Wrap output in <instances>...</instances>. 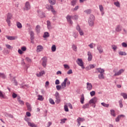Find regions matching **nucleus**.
Instances as JSON below:
<instances>
[{
	"instance_id": "obj_1",
	"label": "nucleus",
	"mask_w": 127,
	"mask_h": 127,
	"mask_svg": "<svg viewBox=\"0 0 127 127\" xmlns=\"http://www.w3.org/2000/svg\"><path fill=\"white\" fill-rule=\"evenodd\" d=\"M70 84H71V82L70 81L68 80V78H65L64 82H63L61 85L62 89H65L66 88V86H70Z\"/></svg>"
},
{
	"instance_id": "obj_2",
	"label": "nucleus",
	"mask_w": 127,
	"mask_h": 127,
	"mask_svg": "<svg viewBox=\"0 0 127 127\" xmlns=\"http://www.w3.org/2000/svg\"><path fill=\"white\" fill-rule=\"evenodd\" d=\"M12 18V14L10 13H8L7 15V19L6 21L8 24V26H11V22L10 21V19Z\"/></svg>"
},
{
	"instance_id": "obj_3",
	"label": "nucleus",
	"mask_w": 127,
	"mask_h": 127,
	"mask_svg": "<svg viewBox=\"0 0 127 127\" xmlns=\"http://www.w3.org/2000/svg\"><path fill=\"white\" fill-rule=\"evenodd\" d=\"M95 20V16L93 15H90L88 19V24L90 26H94V21Z\"/></svg>"
},
{
	"instance_id": "obj_4",
	"label": "nucleus",
	"mask_w": 127,
	"mask_h": 127,
	"mask_svg": "<svg viewBox=\"0 0 127 127\" xmlns=\"http://www.w3.org/2000/svg\"><path fill=\"white\" fill-rule=\"evenodd\" d=\"M76 63L78 65V66H80V67H81L82 69H85V66L84 65V62H83V60L81 59H77V60L76 61Z\"/></svg>"
},
{
	"instance_id": "obj_5",
	"label": "nucleus",
	"mask_w": 127,
	"mask_h": 127,
	"mask_svg": "<svg viewBox=\"0 0 127 127\" xmlns=\"http://www.w3.org/2000/svg\"><path fill=\"white\" fill-rule=\"evenodd\" d=\"M55 96L56 97V104H59L61 102V99H60V95L59 94V93L58 92H56Z\"/></svg>"
},
{
	"instance_id": "obj_6",
	"label": "nucleus",
	"mask_w": 127,
	"mask_h": 127,
	"mask_svg": "<svg viewBox=\"0 0 127 127\" xmlns=\"http://www.w3.org/2000/svg\"><path fill=\"white\" fill-rule=\"evenodd\" d=\"M46 7L47 9H48V10H51L52 12H53L54 14L56 13V11L54 10V8H53V6L51 5H46Z\"/></svg>"
},
{
	"instance_id": "obj_7",
	"label": "nucleus",
	"mask_w": 127,
	"mask_h": 127,
	"mask_svg": "<svg viewBox=\"0 0 127 127\" xmlns=\"http://www.w3.org/2000/svg\"><path fill=\"white\" fill-rule=\"evenodd\" d=\"M27 48L25 46H23L22 47H21V50L19 49L18 50V53H19V54H20V55L23 54V52L24 51H25L26 50Z\"/></svg>"
},
{
	"instance_id": "obj_8",
	"label": "nucleus",
	"mask_w": 127,
	"mask_h": 127,
	"mask_svg": "<svg viewBox=\"0 0 127 127\" xmlns=\"http://www.w3.org/2000/svg\"><path fill=\"white\" fill-rule=\"evenodd\" d=\"M76 30H77V31H78L81 36H83V35H84V32H83V30L81 29V28H80V26L78 25L76 26Z\"/></svg>"
},
{
	"instance_id": "obj_9",
	"label": "nucleus",
	"mask_w": 127,
	"mask_h": 127,
	"mask_svg": "<svg viewBox=\"0 0 127 127\" xmlns=\"http://www.w3.org/2000/svg\"><path fill=\"white\" fill-rule=\"evenodd\" d=\"M97 102H98V98L97 97H93L89 101V104H93V105H95Z\"/></svg>"
},
{
	"instance_id": "obj_10",
	"label": "nucleus",
	"mask_w": 127,
	"mask_h": 127,
	"mask_svg": "<svg viewBox=\"0 0 127 127\" xmlns=\"http://www.w3.org/2000/svg\"><path fill=\"white\" fill-rule=\"evenodd\" d=\"M72 19H73V16L72 15H68L66 16L67 21L70 23V24H73V22L71 20Z\"/></svg>"
},
{
	"instance_id": "obj_11",
	"label": "nucleus",
	"mask_w": 127,
	"mask_h": 127,
	"mask_svg": "<svg viewBox=\"0 0 127 127\" xmlns=\"http://www.w3.org/2000/svg\"><path fill=\"white\" fill-rule=\"evenodd\" d=\"M122 29H123V26H122V25H118L116 26L115 28V31L116 32H121Z\"/></svg>"
},
{
	"instance_id": "obj_12",
	"label": "nucleus",
	"mask_w": 127,
	"mask_h": 127,
	"mask_svg": "<svg viewBox=\"0 0 127 127\" xmlns=\"http://www.w3.org/2000/svg\"><path fill=\"white\" fill-rule=\"evenodd\" d=\"M86 89L88 91H91V90L93 89V85H92V83L87 82L86 83Z\"/></svg>"
},
{
	"instance_id": "obj_13",
	"label": "nucleus",
	"mask_w": 127,
	"mask_h": 127,
	"mask_svg": "<svg viewBox=\"0 0 127 127\" xmlns=\"http://www.w3.org/2000/svg\"><path fill=\"white\" fill-rule=\"evenodd\" d=\"M84 121H85V119L78 118L77 119V123H78V127H80V126H81V123H82V122H84Z\"/></svg>"
},
{
	"instance_id": "obj_14",
	"label": "nucleus",
	"mask_w": 127,
	"mask_h": 127,
	"mask_svg": "<svg viewBox=\"0 0 127 127\" xmlns=\"http://www.w3.org/2000/svg\"><path fill=\"white\" fill-rule=\"evenodd\" d=\"M31 6H30V4L29 3V2L27 1L25 3V8L24 10H29V9H30Z\"/></svg>"
},
{
	"instance_id": "obj_15",
	"label": "nucleus",
	"mask_w": 127,
	"mask_h": 127,
	"mask_svg": "<svg viewBox=\"0 0 127 127\" xmlns=\"http://www.w3.org/2000/svg\"><path fill=\"white\" fill-rule=\"evenodd\" d=\"M87 56H88V61H92V59H93V55H92V53L90 52H87Z\"/></svg>"
},
{
	"instance_id": "obj_16",
	"label": "nucleus",
	"mask_w": 127,
	"mask_h": 127,
	"mask_svg": "<svg viewBox=\"0 0 127 127\" xmlns=\"http://www.w3.org/2000/svg\"><path fill=\"white\" fill-rule=\"evenodd\" d=\"M124 71H125L124 69H121L119 70V71L115 72L114 76H120V75H121L122 74V73H124Z\"/></svg>"
},
{
	"instance_id": "obj_17",
	"label": "nucleus",
	"mask_w": 127,
	"mask_h": 127,
	"mask_svg": "<svg viewBox=\"0 0 127 127\" xmlns=\"http://www.w3.org/2000/svg\"><path fill=\"white\" fill-rule=\"evenodd\" d=\"M0 98L1 99H6V96H5V93L2 92L0 90Z\"/></svg>"
},
{
	"instance_id": "obj_18",
	"label": "nucleus",
	"mask_w": 127,
	"mask_h": 127,
	"mask_svg": "<svg viewBox=\"0 0 127 127\" xmlns=\"http://www.w3.org/2000/svg\"><path fill=\"white\" fill-rule=\"evenodd\" d=\"M46 63H47V58H43V62H42V66L45 67H46Z\"/></svg>"
},
{
	"instance_id": "obj_19",
	"label": "nucleus",
	"mask_w": 127,
	"mask_h": 127,
	"mask_svg": "<svg viewBox=\"0 0 127 127\" xmlns=\"http://www.w3.org/2000/svg\"><path fill=\"white\" fill-rule=\"evenodd\" d=\"M43 50V47L41 45H38L37 47V52H41Z\"/></svg>"
},
{
	"instance_id": "obj_20",
	"label": "nucleus",
	"mask_w": 127,
	"mask_h": 127,
	"mask_svg": "<svg viewBox=\"0 0 127 127\" xmlns=\"http://www.w3.org/2000/svg\"><path fill=\"white\" fill-rule=\"evenodd\" d=\"M6 38L8 40H15V39H16L17 38V37L14 36H6Z\"/></svg>"
},
{
	"instance_id": "obj_21",
	"label": "nucleus",
	"mask_w": 127,
	"mask_h": 127,
	"mask_svg": "<svg viewBox=\"0 0 127 127\" xmlns=\"http://www.w3.org/2000/svg\"><path fill=\"white\" fill-rule=\"evenodd\" d=\"M45 74V71L44 70H42L40 71L39 73H36L37 77H41L42 76H43Z\"/></svg>"
},
{
	"instance_id": "obj_22",
	"label": "nucleus",
	"mask_w": 127,
	"mask_h": 127,
	"mask_svg": "<svg viewBox=\"0 0 127 127\" xmlns=\"http://www.w3.org/2000/svg\"><path fill=\"white\" fill-rule=\"evenodd\" d=\"M40 29H41V27L40 25H38L36 26L35 31H36V32H37V33H39V32H40Z\"/></svg>"
},
{
	"instance_id": "obj_23",
	"label": "nucleus",
	"mask_w": 127,
	"mask_h": 127,
	"mask_svg": "<svg viewBox=\"0 0 127 127\" xmlns=\"http://www.w3.org/2000/svg\"><path fill=\"white\" fill-rule=\"evenodd\" d=\"M26 105L28 111H29V112H31V106L30 105V104L28 102H26Z\"/></svg>"
},
{
	"instance_id": "obj_24",
	"label": "nucleus",
	"mask_w": 127,
	"mask_h": 127,
	"mask_svg": "<svg viewBox=\"0 0 127 127\" xmlns=\"http://www.w3.org/2000/svg\"><path fill=\"white\" fill-rule=\"evenodd\" d=\"M97 50H98L99 53L100 54H102L103 52V48L101 46L97 47Z\"/></svg>"
},
{
	"instance_id": "obj_25",
	"label": "nucleus",
	"mask_w": 127,
	"mask_h": 127,
	"mask_svg": "<svg viewBox=\"0 0 127 127\" xmlns=\"http://www.w3.org/2000/svg\"><path fill=\"white\" fill-rule=\"evenodd\" d=\"M17 101L19 102V104L21 105V106H23L24 105V102H23V101L20 100V97H17Z\"/></svg>"
},
{
	"instance_id": "obj_26",
	"label": "nucleus",
	"mask_w": 127,
	"mask_h": 127,
	"mask_svg": "<svg viewBox=\"0 0 127 127\" xmlns=\"http://www.w3.org/2000/svg\"><path fill=\"white\" fill-rule=\"evenodd\" d=\"M30 35L31 36V40H33L34 39V33L32 31H30Z\"/></svg>"
},
{
	"instance_id": "obj_27",
	"label": "nucleus",
	"mask_w": 127,
	"mask_h": 127,
	"mask_svg": "<svg viewBox=\"0 0 127 127\" xmlns=\"http://www.w3.org/2000/svg\"><path fill=\"white\" fill-rule=\"evenodd\" d=\"M84 101H85V98L84 97V94L81 95L80 97L81 104H84Z\"/></svg>"
},
{
	"instance_id": "obj_28",
	"label": "nucleus",
	"mask_w": 127,
	"mask_h": 127,
	"mask_svg": "<svg viewBox=\"0 0 127 127\" xmlns=\"http://www.w3.org/2000/svg\"><path fill=\"white\" fill-rule=\"evenodd\" d=\"M76 3H77V0H72L70 1V4L73 6H74V5H76Z\"/></svg>"
},
{
	"instance_id": "obj_29",
	"label": "nucleus",
	"mask_w": 127,
	"mask_h": 127,
	"mask_svg": "<svg viewBox=\"0 0 127 127\" xmlns=\"http://www.w3.org/2000/svg\"><path fill=\"white\" fill-rule=\"evenodd\" d=\"M97 70L98 71L99 73H100V74H103V73L105 72V70L101 68H97Z\"/></svg>"
},
{
	"instance_id": "obj_30",
	"label": "nucleus",
	"mask_w": 127,
	"mask_h": 127,
	"mask_svg": "<svg viewBox=\"0 0 127 127\" xmlns=\"http://www.w3.org/2000/svg\"><path fill=\"white\" fill-rule=\"evenodd\" d=\"M28 125L31 127H37V126L34 124V123H31L30 122L28 123Z\"/></svg>"
},
{
	"instance_id": "obj_31",
	"label": "nucleus",
	"mask_w": 127,
	"mask_h": 127,
	"mask_svg": "<svg viewBox=\"0 0 127 127\" xmlns=\"http://www.w3.org/2000/svg\"><path fill=\"white\" fill-rule=\"evenodd\" d=\"M37 100L38 101H43L44 100V98H43V96H42V95H39L38 96Z\"/></svg>"
},
{
	"instance_id": "obj_32",
	"label": "nucleus",
	"mask_w": 127,
	"mask_h": 127,
	"mask_svg": "<svg viewBox=\"0 0 127 127\" xmlns=\"http://www.w3.org/2000/svg\"><path fill=\"white\" fill-rule=\"evenodd\" d=\"M94 67H95L94 66V65L90 64L88 66V68H89V69H88V67H86L85 69H86V71H88V70H91V69H93V68H94Z\"/></svg>"
},
{
	"instance_id": "obj_33",
	"label": "nucleus",
	"mask_w": 127,
	"mask_h": 127,
	"mask_svg": "<svg viewBox=\"0 0 127 127\" xmlns=\"http://www.w3.org/2000/svg\"><path fill=\"white\" fill-rule=\"evenodd\" d=\"M50 35H49V33L46 32L44 33V35H43V38H46V37H49Z\"/></svg>"
},
{
	"instance_id": "obj_34",
	"label": "nucleus",
	"mask_w": 127,
	"mask_h": 127,
	"mask_svg": "<svg viewBox=\"0 0 127 127\" xmlns=\"http://www.w3.org/2000/svg\"><path fill=\"white\" fill-rule=\"evenodd\" d=\"M16 25L18 28H22V25L19 22H16Z\"/></svg>"
},
{
	"instance_id": "obj_35",
	"label": "nucleus",
	"mask_w": 127,
	"mask_h": 127,
	"mask_svg": "<svg viewBox=\"0 0 127 127\" xmlns=\"http://www.w3.org/2000/svg\"><path fill=\"white\" fill-rule=\"evenodd\" d=\"M47 26L48 29H51V23L50 21H47Z\"/></svg>"
},
{
	"instance_id": "obj_36",
	"label": "nucleus",
	"mask_w": 127,
	"mask_h": 127,
	"mask_svg": "<svg viewBox=\"0 0 127 127\" xmlns=\"http://www.w3.org/2000/svg\"><path fill=\"white\" fill-rule=\"evenodd\" d=\"M119 55H121V56H126V55H127V53H126V52L120 51L119 52Z\"/></svg>"
},
{
	"instance_id": "obj_37",
	"label": "nucleus",
	"mask_w": 127,
	"mask_h": 127,
	"mask_svg": "<svg viewBox=\"0 0 127 127\" xmlns=\"http://www.w3.org/2000/svg\"><path fill=\"white\" fill-rule=\"evenodd\" d=\"M51 50L52 52H55V51H56V46H55V45L52 46Z\"/></svg>"
},
{
	"instance_id": "obj_38",
	"label": "nucleus",
	"mask_w": 127,
	"mask_h": 127,
	"mask_svg": "<svg viewBox=\"0 0 127 127\" xmlns=\"http://www.w3.org/2000/svg\"><path fill=\"white\" fill-rule=\"evenodd\" d=\"M101 105L103 106V107H105V108H109V107H110L109 104H106L104 102L101 103Z\"/></svg>"
},
{
	"instance_id": "obj_39",
	"label": "nucleus",
	"mask_w": 127,
	"mask_h": 127,
	"mask_svg": "<svg viewBox=\"0 0 127 127\" xmlns=\"http://www.w3.org/2000/svg\"><path fill=\"white\" fill-rule=\"evenodd\" d=\"M89 104L87 103V104H84V105H83L82 109H88V108H89Z\"/></svg>"
},
{
	"instance_id": "obj_40",
	"label": "nucleus",
	"mask_w": 127,
	"mask_h": 127,
	"mask_svg": "<svg viewBox=\"0 0 127 127\" xmlns=\"http://www.w3.org/2000/svg\"><path fill=\"white\" fill-rule=\"evenodd\" d=\"M98 77L99 78V79H105V76H104V74L103 73H100L99 75H98Z\"/></svg>"
},
{
	"instance_id": "obj_41",
	"label": "nucleus",
	"mask_w": 127,
	"mask_h": 127,
	"mask_svg": "<svg viewBox=\"0 0 127 127\" xmlns=\"http://www.w3.org/2000/svg\"><path fill=\"white\" fill-rule=\"evenodd\" d=\"M99 9L101 12H103L104 11V7L102 5H99Z\"/></svg>"
},
{
	"instance_id": "obj_42",
	"label": "nucleus",
	"mask_w": 127,
	"mask_h": 127,
	"mask_svg": "<svg viewBox=\"0 0 127 127\" xmlns=\"http://www.w3.org/2000/svg\"><path fill=\"white\" fill-rule=\"evenodd\" d=\"M49 2L51 4H55L56 3V0H49Z\"/></svg>"
},
{
	"instance_id": "obj_43",
	"label": "nucleus",
	"mask_w": 127,
	"mask_h": 127,
	"mask_svg": "<svg viewBox=\"0 0 127 127\" xmlns=\"http://www.w3.org/2000/svg\"><path fill=\"white\" fill-rule=\"evenodd\" d=\"M0 77H2V79H5L6 76L3 73L0 72Z\"/></svg>"
},
{
	"instance_id": "obj_44",
	"label": "nucleus",
	"mask_w": 127,
	"mask_h": 127,
	"mask_svg": "<svg viewBox=\"0 0 127 127\" xmlns=\"http://www.w3.org/2000/svg\"><path fill=\"white\" fill-rule=\"evenodd\" d=\"M121 95L122 96H123V98H124L125 99H127V93H122L121 94Z\"/></svg>"
},
{
	"instance_id": "obj_45",
	"label": "nucleus",
	"mask_w": 127,
	"mask_h": 127,
	"mask_svg": "<svg viewBox=\"0 0 127 127\" xmlns=\"http://www.w3.org/2000/svg\"><path fill=\"white\" fill-rule=\"evenodd\" d=\"M5 117H8L9 118H11V119H13V115L9 114H6L5 115Z\"/></svg>"
},
{
	"instance_id": "obj_46",
	"label": "nucleus",
	"mask_w": 127,
	"mask_h": 127,
	"mask_svg": "<svg viewBox=\"0 0 127 127\" xmlns=\"http://www.w3.org/2000/svg\"><path fill=\"white\" fill-rule=\"evenodd\" d=\"M111 112V116H113L114 117H116V114H115V110H111L110 111Z\"/></svg>"
},
{
	"instance_id": "obj_47",
	"label": "nucleus",
	"mask_w": 127,
	"mask_h": 127,
	"mask_svg": "<svg viewBox=\"0 0 127 127\" xmlns=\"http://www.w3.org/2000/svg\"><path fill=\"white\" fill-rule=\"evenodd\" d=\"M66 121H67V119H62L61 120L60 124H61L62 125L63 124H65V122H66Z\"/></svg>"
},
{
	"instance_id": "obj_48",
	"label": "nucleus",
	"mask_w": 127,
	"mask_h": 127,
	"mask_svg": "<svg viewBox=\"0 0 127 127\" xmlns=\"http://www.w3.org/2000/svg\"><path fill=\"white\" fill-rule=\"evenodd\" d=\"M112 49H113L114 51H116V50H117V49H118V47H117V46L115 45H113L112 46Z\"/></svg>"
},
{
	"instance_id": "obj_49",
	"label": "nucleus",
	"mask_w": 127,
	"mask_h": 127,
	"mask_svg": "<svg viewBox=\"0 0 127 127\" xmlns=\"http://www.w3.org/2000/svg\"><path fill=\"white\" fill-rule=\"evenodd\" d=\"M49 102L52 105H54L55 104V102H54V101L53 100V99H52V98H50L49 99Z\"/></svg>"
},
{
	"instance_id": "obj_50",
	"label": "nucleus",
	"mask_w": 127,
	"mask_h": 127,
	"mask_svg": "<svg viewBox=\"0 0 127 127\" xmlns=\"http://www.w3.org/2000/svg\"><path fill=\"white\" fill-rule=\"evenodd\" d=\"M114 4L115 5H116V6H117V7H120V2L119 1L115 2Z\"/></svg>"
},
{
	"instance_id": "obj_51",
	"label": "nucleus",
	"mask_w": 127,
	"mask_h": 127,
	"mask_svg": "<svg viewBox=\"0 0 127 127\" xmlns=\"http://www.w3.org/2000/svg\"><path fill=\"white\" fill-rule=\"evenodd\" d=\"M5 47H6V48H7L8 49H12V47H11V46L8 45V44H6L5 45Z\"/></svg>"
},
{
	"instance_id": "obj_52",
	"label": "nucleus",
	"mask_w": 127,
	"mask_h": 127,
	"mask_svg": "<svg viewBox=\"0 0 127 127\" xmlns=\"http://www.w3.org/2000/svg\"><path fill=\"white\" fill-rule=\"evenodd\" d=\"M72 48L73 49V50H74V51H77V46H76V45H73L72 46Z\"/></svg>"
},
{
	"instance_id": "obj_53",
	"label": "nucleus",
	"mask_w": 127,
	"mask_h": 127,
	"mask_svg": "<svg viewBox=\"0 0 127 127\" xmlns=\"http://www.w3.org/2000/svg\"><path fill=\"white\" fill-rule=\"evenodd\" d=\"M12 97L13 99H15V98L17 97V94H15L14 92H13L12 94Z\"/></svg>"
},
{
	"instance_id": "obj_54",
	"label": "nucleus",
	"mask_w": 127,
	"mask_h": 127,
	"mask_svg": "<svg viewBox=\"0 0 127 127\" xmlns=\"http://www.w3.org/2000/svg\"><path fill=\"white\" fill-rule=\"evenodd\" d=\"M119 103L120 108H123V101H122V100L119 101Z\"/></svg>"
},
{
	"instance_id": "obj_55",
	"label": "nucleus",
	"mask_w": 127,
	"mask_h": 127,
	"mask_svg": "<svg viewBox=\"0 0 127 127\" xmlns=\"http://www.w3.org/2000/svg\"><path fill=\"white\" fill-rule=\"evenodd\" d=\"M84 12H85V13H86L87 14H90V13H91V11L90 9L88 10H86L84 11Z\"/></svg>"
},
{
	"instance_id": "obj_56",
	"label": "nucleus",
	"mask_w": 127,
	"mask_h": 127,
	"mask_svg": "<svg viewBox=\"0 0 127 127\" xmlns=\"http://www.w3.org/2000/svg\"><path fill=\"white\" fill-rule=\"evenodd\" d=\"M64 109L65 112H69V109H68V106H67V105L64 106Z\"/></svg>"
},
{
	"instance_id": "obj_57",
	"label": "nucleus",
	"mask_w": 127,
	"mask_h": 127,
	"mask_svg": "<svg viewBox=\"0 0 127 127\" xmlns=\"http://www.w3.org/2000/svg\"><path fill=\"white\" fill-rule=\"evenodd\" d=\"M90 96H91V97H93V96H95L96 92L94 91H92L90 92Z\"/></svg>"
},
{
	"instance_id": "obj_58",
	"label": "nucleus",
	"mask_w": 127,
	"mask_h": 127,
	"mask_svg": "<svg viewBox=\"0 0 127 127\" xmlns=\"http://www.w3.org/2000/svg\"><path fill=\"white\" fill-rule=\"evenodd\" d=\"M64 67L65 69H70V66L68 64H64Z\"/></svg>"
},
{
	"instance_id": "obj_59",
	"label": "nucleus",
	"mask_w": 127,
	"mask_h": 127,
	"mask_svg": "<svg viewBox=\"0 0 127 127\" xmlns=\"http://www.w3.org/2000/svg\"><path fill=\"white\" fill-rule=\"evenodd\" d=\"M94 45L95 46V44L94 43H91L90 45H88V46L90 47V48H94Z\"/></svg>"
},
{
	"instance_id": "obj_60",
	"label": "nucleus",
	"mask_w": 127,
	"mask_h": 127,
	"mask_svg": "<svg viewBox=\"0 0 127 127\" xmlns=\"http://www.w3.org/2000/svg\"><path fill=\"white\" fill-rule=\"evenodd\" d=\"M78 8H79V6H75V8L72 9V11H75V10H77Z\"/></svg>"
},
{
	"instance_id": "obj_61",
	"label": "nucleus",
	"mask_w": 127,
	"mask_h": 127,
	"mask_svg": "<svg viewBox=\"0 0 127 127\" xmlns=\"http://www.w3.org/2000/svg\"><path fill=\"white\" fill-rule=\"evenodd\" d=\"M73 73V71H72V69H69L67 72V74L68 75H70V74H72Z\"/></svg>"
},
{
	"instance_id": "obj_62",
	"label": "nucleus",
	"mask_w": 127,
	"mask_h": 127,
	"mask_svg": "<svg viewBox=\"0 0 127 127\" xmlns=\"http://www.w3.org/2000/svg\"><path fill=\"white\" fill-rule=\"evenodd\" d=\"M56 88L57 90H61V89H62L61 85H57Z\"/></svg>"
},
{
	"instance_id": "obj_63",
	"label": "nucleus",
	"mask_w": 127,
	"mask_h": 127,
	"mask_svg": "<svg viewBox=\"0 0 127 127\" xmlns=\"http://www.w3.org/2000/svg\"><path fill=\"white\" fill-rule=\"evenodd\" d=\"M21 87L22 88H28V85H23V84H22Z\"/></svg>"
},
{
	"instance_id": "obj_64",
	"label": "nucleus",
	"mask_w": 127,
	"mask_h": 127,
	"mask_svg": "<svg viewBox=\"0 0 127 127\" xmlns=\"http://www.w3.org/2000/svg\"><path fill=\"white\" fill-rule=\"evenodd\" d=\"M122 45L123 47H127V43H122Z\"/></svg>"
}]
</instances>
